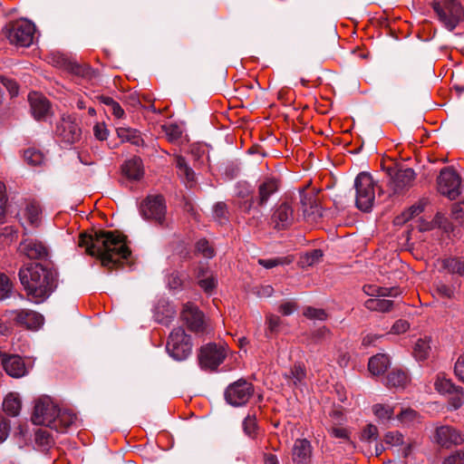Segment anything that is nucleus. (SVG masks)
Wrapping results in <instances>:
<instances>
[{"instance_id": "nucleus-31", "label": "nucleus", "mask_w": 464, "mask_h": 464, "mask_svg": "<svg viewBox=\"0 0 464 464\" xmlns=\"http://www.w3.org/2000/svg\"><path fill=\"white\" fill-rule=\"evenodd\" d=\"M431 352L430 338L425 336L418 339L413 347V355L419 361L426 360Z\"/></svg>"}, {"instance_id": "nucleus-42", "label": "nucleus", "mask_w": 464, "mask_h": 464, "mask_svg": "<svg viewBox=\"0 0 464 464\" xmlns=\"http://www.w3.org/2000/svg\"><path fill=\"white\" fill-rule=\"evenodd\" d=\"M12 291L13 284L9 277L4 273H0V300L10 297Z\"/></svg>"}, {"instance_id": "nucleus-6", "label": "nucleus", "mask_w": 464, "mask_h": 464, "mask_svg": "<svg viewBox=\"0 0 464 464\" xmlns=\"http://www.w3.org/2000/svg\"><path fill=\"white\" fill-rule=\"evenodd\" d=\"M166 349L174 360H186L192 351L190 336L181 327L173 329L169 334Z\"/></svg>"}, {"instance_id": "nucleus-22", "label": "nucleus", "mask_w": 464, "mask_h": 464, "mask_svg": "<svg viewBox=\"0 0 464 464\" xmlns=\"http://www.w3.org/2000/svg\"><path fill=\"white\" fill-rule=\"evenodd\" d=\"M279 180L274 177L265 178L258 186L257 204L260 207L266 206L274 194L279 189Z\"/></svg>"}, {"instance_id": "nucleus-5", "label": "nucleus", "mask_w": 464, "mask_h": 464, "mask_svg": "<svg viewBox=\"0 0 464 464\" xmlns=\"http://www.w3.org/2000/svg\"><path fill=\"white\" fill-rule=\"evenodd\" d=\"M355 204L362 211H370L375 199V182L366 172H361L354 179Z\"/></svg>"}, {"instance_id": "nucleus-12", "label": "nucleus", "mask_w": 464, "mask_h": 464, "mask_svg": "<svg viewBox=\"0 0 464 464\" xmlns=\"http://www.w3.org/2000/svg\"><path fill=\"white\" fill-rule=\"evenodd\" d=\"M295 221V212L292 203L285 199L278 204L273 210L271 225L276 230L289 228Z\"/></svg>"}, {"instance_id": "nucleus-48", "label": "nucleus", "mask_w": 464, "mask_h": 464, "mask_svg": "<svg viewBox=\"0 0 464 464\" xmlns=\"http://www.w3.org/2000/svg\"><path fill=\"white\" fill-rule=\"evenodd\" d=\"M196 249L198 253H200L204 257L207 258H211L215 255L213 247L206 239L198 240L196 245Z\"/></svg>"}, {"instance_id": "nucleus-59", "label": "nucleus", "mask_w": 464, "mask_h": 464, "mask_svg": "<svg viewBox=\"0 0 464 464\" xmlns=\"http://www.w3.org/2000/svg\"><path fill=\"white\" fill-rule=\"evenodd\" d=\"M1 82L9 91L12 96H15L18 93V86L14 81L5 76L0 77Z\"/></svg>"}, {"instance_id": "nucleus-61", "label": "nucleus", "mask_w": 464, "mask_h": 464, "mask_svg": "<svg viewBox=\"0 0 464 464\" xmlns=\"http://www.w3.org/2000/svg\"><path fill=\"white\" fill-rule=\"evenodd\" d=\"M93 132L99 140H105L108 138V130L103 123H97L93 127Z\"/></svg>"}, {"instance_id": "nucleus-7", "label": "nucleus", "mask_w": 464, "mask_h": 464, "mask_svg": "<svg viewBox=\"0 0 464 464\" xmlns=\"http://www.w3.org/2000/svg\"><path fill=\"white\" fill-rule=\"evenodd\" d=\"M34 33V24L26 19L11 23L5 28V36L10 43L23 47L32 44Z\"/></svg>"}, {"instance_id": "nucleus-2", "label": "nucleus", "mask_w": 464, "mask_h": 464, "mask_svg": "<svg viewBox=\"0 0 464 464\" xmlns=\"http://www.w3.org/2000/svg\"><path fill=\"white\" fill-rule=\"evenodd\" d=\"M18 276L28 300L34 304L44 302L57 286L56 271L39 263L21 267Z\"/></svg>"}, {"instance_id": "nucleus-19", "label": "nucleus", "mask_w": 464, "mask_h": 464, "mask_svg": "<svg viewBox=\"0 0 464 464\" xmlns=\"http://www.w3.org/2000/svg\"><path fill=\"white\" fill-rule=\"evenodd\" d=\"M28 102L31 113L36 121H46L53 114L51 103L43 94L30 92Z\"/></svg>"}, {"instance_id": "nucleus-8", "label": "nucleus", "mask_w": 464, "mask_h": 464, "mask_svg": "<svg viewBox=\"0 0 464 464\" xmlns=\"http://www.w3.org/2000/svg\"><path fill=\"white\" fill-rule=\"evenodd\" d=\"M437 184L439 192L450 199H455L461 193V178L452 167L440 170Z\"/></svg>"}, {"instance_id": "nucleus-63", "label": "nucleus", "mask_w": 464, "mask_h": 464, "mask_svg": "<svg viewBox=\"0 0 464 464\" xmlns=\"http://www.w3.org/2000/svg\"><path fill=\"white\" fill-rule=\"evenodd\" d=\"M266 324L270 332H275L277 330L278 326L281 324V320L278 316L275 314H268L266 316Z\"/></svg>"}, {"instance_id": "nucleus-10", "label": "nucleus", "mask_w": 464, "mask_h": 464, "mask_svg": "<svg viewBox=\"0 0 464 464\" xmlns=\"http://www.w3.org/2000/svg\"><path fill=\"white\" fill-rule=\"evenodd\" d=\"M55 135L62 142L73 144L81 140L82 129L75 118L63 115L56 124Z\"/></svg>"}, {"instance_id": "nucleus-38", "label": "nucleus", "mask_w": 464, "mask_h": 464, "mask_svg": "<svg viewBox=\"0 0 464 464\" xmlns=\"http://www.w3.org/2000/svg\"><path fill=\"white\" fill-rule=\"evenodd\" d=\"M372 411L379 420L384 423L392 419L394 409L389 405L375 404L372 406Z\"/></svg>"}, {"instance_id": "nucleus-24", "label": "nucleus", "mask_w": 464, "mask_h": 464, "mask_svg": "<svg viewBox=\"0 0 464 464\" xmlns=\"http://www.w3.org/2000/svg\"><path fill=\"white\" fill-rule=\"evenodd\" d=\"M175 164L178 169V174L187 186L192 187L196 182V174L188 165L184 157L178 155L175 157Z\"/></svg>"}, {"instance_id": "nucleus-45", "label": "nucleus", "mask_w": 464, "mask_h": 464, "mask_svg": "<svg viewBox=\"0 0 464 464\" xmlns=\"http://www.w3.org/2000/svg\"><path fill=\"white\" fill-rule=\"evenodd\" d=\"M323 256V252L320 249H314L309 253H306L302 256L301 263L303 266H314L318 263Z\"/></svg>"}, {"instance_id": "nucleus-30", "label": "nucleus", "mask_w": 464, "mask_h": 464, "mask_svg": "<svg viewBox=\"0 0 464 464\" xmlns=\"http://www.w3.org/2000/svg\"><path fill=\"white\" fill-rule=\"evenodd\" d=\"M408 382L407 373L399 369L392 370L386 378V385L390 388H404Z\"/></svg>"}, {"instance_id": "nucleus-40", "label": "nucleus", "mask_w": 464, "mask_h": 464, "mask_svg": "<svg viewBox=\"0 0 464 464\" xmlns=\"http://www.w3.org/2000/svg\"><path fill=\"white\" fill-rule=\"evenodd\" d=\"M397 418L401 423L409 425L414 422H418L420 415L416 411L407 408L401 410L400 414H398Z\"/></svg>"}, {"instance_id": "nucleus-27", "label": "nucleus", "mask_w": 464, "mask_h": 464, "mask_svg": "<svg viewBox=\"0 0 464 464\" xmlns=\"http://www.w3.org/2000/svg\"><path fill=\"white\" fill-rule=\"evenodd\" d=\"M122 172L129 179H140L143 175L141 160L138 157H134L127 160L122 166Z\"/></svg>"}, {"instance_id": "nucleus-29", "label": "nucleus", "mask_w": 464, "mask_h": 464, "mask_svg": "<svg viewBox=\"0 0 464 464\" xmlns=\"http://www.w3.org/2000/svg\"><path fill=\"white\" fill-rule=\"evenodd\" d=\"M363 291L368 295L376 296L375 298L385 296L396 297L401 294L399 288L396 287H382L372 285H364Z\"/></svg>"}, {"instance_id": "nucleus-53", "label": "nucleus", "mask_w": 464, "mask_h": 464, "mask_svg": "<svg viewBox=\"0 0 464 464\" xmlns=\"http://www.w3.org/2000/svg\"><path fill=\"white\" fill-rule=\"evenodd\" d=\"M329 336H330V330L327 329L326 327H321V328L315 330L311 334V342L314 343H318L323 341H325L326 339L329 338Z\"/></svg>"}, {"instance_id": "nucleus-47", "label": "nucleus", "mask_w": 464, "mask_h": 464, "mask_svg": "<svg viewBox=\"0 0 464 464\" xmlns=\"http://www.w3.org/2000/svg\"><path fill=\"white\" fill-rule=\"evenodd\" d=\"M304 315L312 320L324 321L327 319V314L324 309L306 307L304 311Z\"/></svg>"}, {"instance_id": "nucleus-56", "label": "nucleus", "mask_w": 464, "mask_h": 464, "mask_svg": "<svg viewBox=\"0 0 464 464\" xmlns=\"http://www.w3.org/2000/svg\"><path fill=\"white\" fill-rule=\"evenodd\" d=\"M7 202V195L5 190V185L0 181V221L4 219L5 216V206Z\"/></svg>"}, {"instance_id": "nucleus-62", "label": "nucleus", "mask_w": 464, "mask_h": 464, "mask_svg": "<svg viewBox=\"0 0 464 464\" xmlns=\"http://www.w3.org/2000/svg\"><path fill=\"white\" fill-rule=\"evenodd\" d=\"M296 308L297 305L295 302H286L279 306V312L283 315H290L296 310Z\"/></svg>"}, {"instance_id": "nucleus-9", "label": "nucleus", "mask_w": 464, "mask_h": 464, "mask_svg": "<svg viewBox=\"0 0 464 464\" xmlns=\"http://www.w3.org/2000/svg\"><path fill=\"white\" fill-rule=\"evenodd\" d=\"M140 215L147 220L162 224L166 215V205L162 196L150 195L140 204Z\"/></svg>"}, {"instance_id": "nucleus-4", "label": "nucleus", "mask_w": 464, "mask_h": 464, "mask_svg": "<svg viewBox=\"0 0 464 464\" xmlns=\"http://www.w3.org/2000/svg\"><path fill=\"white\" fill-rule=\"evenodd\" d=\"M433 9L449 31H453L464 19V11L458 0H434Z\"/></svg>"}, {"instance_id": "nucleus-36", "label": "nucleus", "mask_w": 464, "mask_h": 464, "mask_svg": "<svg viewBox=\"0 0 464 464\" xmlns=\"http://www.w3.org/2000/svg\"><path fill=\"white\" fill-rule=\"evenodd\" d=\"M24 161L31 166H41L45 162L44 153L35 148H29L24 151Z\"/></svg>"}, {"instance_id": "nucleus-21", "label": "nucleus", "mask_w": 464, "mask_h": 464, "mask_svg": "<svg viewBox=\"0 0 464 464\" xmlns=\"http://www.w3.org/2000/svg\"><path fill=\"white\" fill-rule=\"evenodd\" d=\"M313 448L311 442L306 439L295 440L292 449V459L295 464H310Z\"/></svg>"}, {"instance_id": "nucleus-50", "label": "nucleus", "mask_w": 464, "mask_h": 464, "mask_svg": "<svg viewBox=\"0 0 464 464\" xmlns=\"http://www.w3.org/2000/svg\"><path fill=\"white\" fill-rule=\"evenodd\" d=\"M378 438V429L375 425L368 424L362 430L361 434L362 440L371 442L372 440H376Z\"/></svg>"}, {"instance_id": "nucleus-34", "label": "nucleus", "mask_w": 464, "mask_h": 464, "mask_svg": "<svg viewBox=\"0 0 464 464\" xmlns=\"http://www.w3.org/2000/svg\"><path fill=\"white\" fill-rule=\"evenodd\" d=\"M434 387L438 392L443 394H452L455 391L460 388L455 386V384L450 379H447L443 373H439L437 375Z\"/></svg>"}, {"instance_id": "nucleus-20", "label": "nucleus", "mask_w": 464, "mask_h": 464, "mask_svg": "<svg viewBox=\"0 0 464 464\" xmlns=\"http://www.w3.org/2000/svg\"><path fill=\"white\" fill-rule=\"evenodd\" d=\"M391 179L389 186L393 193L399 194L407 190L413 184L416 173L411 168L397 169L393 174H390Z\"/></svg>"}, {"instance_id": "nucleus-15", "label": "nucleus", "mask_w": 464, "mask_h": 464, "mask_svg": "<svg viewBox=\"0 0 464 464\" xmlns=\"http://www.w3.org/2000/svg\"><path fill=\"white\" fill-rule=\"evenodd\" d=\"M300 204L304 218L307 221L317 222L322 218L323 209L317 194L304 189L300 193Z\"/></svg>"}, {"instance_id": "nucleus-46", "label": "nucleus", "mask_w": 464, "mask_h": 464, "mask_svg": "<svg viewBox=\"0 0 464 464\" xmlns=\"http://www.w3.org/2000/svg\"><path fill=\"white\" fill-rule=\"evenodd\" d=\"M384 442L391 447L403 445V435L399 431H389L384 435Z\"/></svg>"}, {"instance_id": "nucleus-54", "label": "nucleus", "mask_w": 464, "mask_h": 464, "mask_svg": "<svg viewBox=\"0 0 464 464\" xmlns=\"http://www.w3.org/2000/svg\"><path fill=\"white\" fill-rule=\"evenodd\" d=\"M442 464H464V450L452 452L444 459Z\"/></svg>"}, {"instance_id": "nucleus-51", "label": "nucleus", "mask_w": 464, "mask_h": 464, "mask_svg": "<svg viewBox=\"0 0 464 464\" xmlns=\"http://www.w3.org/2000/svg\"><path fill=\"white\" fill-rule=\"evenodd\" d=\"M243 428L245 433L249 436L253 437L256 434V420L255 415L248 414L244 421H243Z\"/></svg>"}, {"instance_id": "nucleus-1", "label": "nucleus", "mask_w": 464, "mask_h": 464, "mask_svg": "<svg viewBox=\"0 0 464 464\" xmlns=\"http://www.w3.org/2000/svg\"><path fill=\"white\" fill-rule=\"evenodd\" d=\"M78 245L84 247L88 255L98 257L109 269L118 266L121 259H127L130 255L125 237L116 231H97L94 235L82 233Z\"/></svg>"}, {"instance_id": "nucleus-39", "label": "nucleus", "mask_w": 464, "mask_h": 464, "mask_svg": "<svg viewBox=\"0 0 464 464\" xmlns=\"http://www.w3.org/2000/svg\"><path fill=\"white\" fill-rule=\"evenodd\" d=\"M40 205L36 202H30L25 208V216L31 225L37 226L41 215Z\"/></svg>"}, {"instance_id": "nucleus-32", "label": "nucleus", "mask_w": 464, "mask_h": 464, "mask_svg": "<svg viewBox=\"0 0 464 464\" xmlns=\"http://www.w3.org/2000/svg\"><path fill=\"white\" fill-rule=\"evenodd\" d=\"M393 301L377 298H370L365 301L364 305L371 311H376L381 313L389 312L393 307Z\"/></svg>"}, {"instance_id": "nucleus-57", "label": "nucleus", "mask_w": 464, "mask_h": 464, "mask_svg": "<svg viewBox=\"0 0 464 464\" xmlns=\"http://www.w3.org/2000/svg\"><path fill=\"white\" fill-rule=\"evenodd\" d=\"M452 397L450 400V405L451 409L458 410L463 404V394L462 389L459 388L452 393Z\"/></svg>"}, {"instance_id": "nucleus-25", "label": "nucleus", "mask_w": 464, "mask_h": 464, "mask_svg": "<svg viewBox=\"0 0 464 464\" xmlns=\"http://www.w3.org/2000/svg\"><path fill=\"white\" fill-rule=\"evenodd\" d=\"M117 135L123 142H130L137 147L144 145V140L140 132L136 129L119 127L117 128Z\"/></svg>"}, {"instance_id": "nucleus-52", "label": "nucleus", "mask_w": 464, "mask_h": 464, "mask_svg": "<svg viewBox=\"0 0 464 464\" xmlns=\"http://www.w3.org/2000/svg\"><path fill=\"white\" fill-rule=\"evenodd\" d=\"M425 204V202L420 201L418 204L411 206L405 213L402 214L403 221L409 220L421 213L424 210Z\"/></svg>"}, {"instance_id": "nucleus-28", "label": "nucleus", "mask_w": 464, "mask_h": 464, "mask_svg": "<svg viewBox=\"0 0 464 464\" xmlns=\"http://www.w3.org/2000/svg\"><path fill=\"white\" fill-rule=\"evenodd\" d=\"M284 377L289 384L298 387L304 382L306 377L305 369L300 363L295 364L293 368L284 373Z\"/></svg>"}, {"instance_id": "nucleus-49", "label": "nucleus", "mask_w": 464, "mask_h": 464, "mask_svg": "<svg viewBox=\"0 0 464 464\" xmlns=\"http://www.w3.org/2000/svg\"><path fill=\"white\" fill-rule=\"evenodd\" d=\"M182 284L183 280L179 272H172L167 277V285L170 290H180Z\"/></svg>"}, {"instance_id": "nucleus-60", "label": "nucleus", "mask_w": 464, "mask_h": 464, "mask_svg": "<svg viewBox=\"0 0 464 464\" xmlns=\"http://www.w3.org/2000/svg\"><path fill=\"white\" fill-rule=\"evenodd\" d=\"M410 328V324L405 320H398L394 323L391 332L394 334H401L405 333Z\"/></svg>"}, {"instance_id": "nucleus-64", "label": "nucleus", "mask_w": 464, "mask_h": 464, "mask_svg": "<svg viewBox=\"0 0 464 464\" xmlns=\"http://www.w3.org/2000/svg\"><path fill=\"white\" fill-rule=\"evenodd\" d=\"M330 434L337 439L349 440L348 431L344 428L341 427H333L330 430Z\"/></svg>"}, {"instance_id": "nucleus-23", "label": "nucleus", "mask_w": 464, "mask_h": 464, "mask_svg": "<svg viewBox=\"0 0 464 464\" xmlns=\"http://www.w3.org/2000/svg\"><path fill=\"white\" fill-rule=\"evenodd\" d=\"M19 251L30 259H41L47 256L45 246L34 239H25L20 243Z\"/></svg>"}, {"instance_id": "nucleus-33", "label": "nucleus", "mask_w": 464, "mask_h": 464, "mask_svg": "<svg viewBox=\"0 0 464 464\" xmlns=\"http://www.w3.org/2000/svg\"><path fill=\"white\" fill-rule=\"evenodd\" d=\"M4 411L10 416H17L21 410V401L14 393H9L3 401Z\"/></svg>"}, {"instance_id": "nucleus-14", "label": "nucleus", "mask_w": 464, "mask_h": 464, "mask_svg": "<svg viewBox=\"0 0 464 464\" xmlns=\"http://www.w3.org/2000/svg\"><path fill=\"white\" fill-rule=\"evenodd\" d=\"M433 442L444 449L461 445L464 436L459 430L450 425L437 426L433 434Z\"/></svg>"}, {"instance_id": "nucleus-35", "label": "nucleus", "mask_w": 464, "mask_h": 464, "mask_svg": "<svg viewBox=\"0 0 464 464\" xmlns=\"http://www.w3.org/2000/svg\"><path fill=\"white\" fill-rule=\"evenodd\" d=\"M442 266L451 274L464 276V258L462 257L446 258L442 261Z\"/></svg>"}, {"instance_id": "nucleus-44", "label": "nucleus", "mask_w": 464, "mask_h": 464, "mask_svg": "<svg viewBox=\"0 0 464 464\" xmlns=\"http://www.w3.org/2000/svg\"><path fill=\"white\" fill-rule=\"evenodd\" d=\"M292 258L289 256L276 257L270 259H258V264L265 268L270 269L276 266L288 265L292 262Z\"/></svg>"}, {"instance_id": "nucleus-17", "label": "nucleus", "mask_w": 464, "mask_h": 464, "mask_svg": "<svg viewBox=\"0 0 464 464\" xmlns=\"http://www.w3.org/2000/svg\"><path fill=\"white\" fill-rule=\"evenodd\" d=\"M0 364L6 374L13 378H22L29 372L24 359L18 354L0 352Z\"/></svg>"}, {"instance_id": "nucleus-18", "label": "nucleus", "mask_w": 464, "mask_h": 464, "mask_svg": "<svg viewBox=\"0 0 464 464\" xmlns=\"http://www.w3.org/2000/svg\"><path fill=\"white\" fill-rule=\"evenodd\" d=\"M226 353L223 347L208 343L200 349L198 360L203 368L213 370L224 361Z\"/></svg>"}, {"instance_id": "nucleus-43", "label": "nucleus", "mask_w": 464, "mask_h": 464, "mask_svg": "<svg viewBox=\"0 0 464 464\" xmlns=\"http://www.w3.org/2000/svg\"><path fill=\"white\" fill-rule=\"evenodd\" d=\"M435 291L440 297L452 299L455 297L456 287L443 282H438L435 285Z\"/></svg>"}, {"instance_id": "nucleus-3", "label": "nucleus", "mask_w": 464, "mask_h": 464, "mask_svg": "<svg viewBox=\"0 0 464 464\" xmlns=\"http://www.w3.org/2000/svg\"><path fill=\"white\" fill-rule=\"evenodd\" d=\"M77 420L76 415L68 410H60L48 396L35 401L32 421L35 425L49 427L57 432H65Z\"/></svg>"}, {"instance_id": "nucleus-55", "label": "nucleus", "mask_w": 464, "mask_h": 464, "mask_svg": "<svg viewBox=\"0 0 464 464\" xmlns=\"http://www.w3.org/2000/svg\"><path fill=\"white\" fill-rule=\"evenodd\" d=\"M452 218L464 226V202H458L452 206Z\"/></svg>"}, {"instance_id": "nucleus-11", "label": "nucleus", "mask_w": 464, "mask_h": 464, "mask_svg": "<svg viewBox=\"0 0 464 464\" xmlns=\"http://www.w3.org/2000/svg\"><path fill=\"white\" fill-rule=\"evenodd\" d=\"M253 392L252 383L240 379L227 386L225 391V398L232 406H242L248 401Z\"/></svg>"}, {"instance_id": "nucleus-41", "label": "nucleus", "mask_w": 464, "mask_h": 464, "mask_svg": "<svg viewBox=\"0 0 464 464\" xmlns=\"http://www.w3.org/2000/svg\"><path fill=\"white\" fill-rule=\"evenodd\" d=\"M214 218L219 223L224 224L228 220L227 207L224 202H218L213 208Z\"/></svg>"}, {"instance_id": "nucleus-37", "label": "nucleus", "mask_w": 464, "mask_h": 464, "mask_svg": "<svg viewBox=\"0 0 464 464\" xmlns=\"http://www.w3.org/2000/svg\"><path fill=\"white\" fill-rule=\"evenodd\" d=\"M205 275L203 269H199L197 277L198 278V285L204 290L205 293L211 295L217 287L218 280L214 276H209L202 278Z\"/></svg>"}, {"instance_id": "nucleus-26", "label": "nucleus", "mask_w": 464, "mask_h": 464, "mask_svg": "<svg viewBox=\"0 0 464 464\" xmlns=\"http://www.w3.org/2000/svg\"><path fill=\"white\" fill-rule=\"evenodd\" d=\"M391 362L388 355L378 353L370 358L368 369L372 375H380L386 372Z\"/></svg>"}, {"instance_id": "nucleus-13", "label": "nucleus", "mask_w": 464, "mask_h": 464, "mask_svg": "<svg viewBox=\"0 0 464 464\" xmlns=\"http://www.w3.org/2000/svg\"><path fill=\"white\" fill-rule=\"evenodd\" d=\"M14 323L29 330H37L44 324V317L41 314L30 309H16L5 312Z\"/></svg>"}, {"instance_id": "nucleus-58", "label": "nucleus", "mask_w": 464, "mask_h": 464, "mask_svg": "<svg viewBox=\"0 0 464 464\" xmlns=\"http://www.w3.org/2000/svg\"><path fill=\"white\" fill-rule=\"evenodd\" d=\"M454 372L456 377L464 382V354L459 356L455 362Z\"/></svg>"}, {"instance_id": "nucleus-16", "label": "nucleus", "mask_w": 464, "mask_h": 464, "mask_svg": "<svg viewBox=\"0 0 464 464\" xmlns=\"http://www.w3.org/2000/svg\"><path fill=\"white\" fill-rule=\"evenodd\" d=\"M181 319L191 332L204 333L206 330L207 323L204 314L190 302L183 305Z\"/></svg>"}]
</instances>
